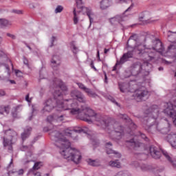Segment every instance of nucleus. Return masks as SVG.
I'll return each mask as SVG.
<instances>
[{
	"instance_id": "f257e3e1",
	"label": "nucleus",
	"mask_w": 176,
	"mask_h": 176,
	"mask_svg": "<svg viewBox=\"0 0 176 176\" xmlns=\"http://www.w3.org/2000/svg\"><path fill=\"white\" fill-rule=\"evenodd\" d=\"M50 135L51 140L55 141L56 146L63 149L62 151H60V153L64 159H66L68 162H74L75 164L80 163V160H82L80 151L71 148V142L64 137L61 132L56 130L50 131Z\"/></svg>"
},
{
	"instance_id": "f03ea898",
	"label": "nucleus",
	"mask_w": 176,
	"mask_h": 176,
	"mask_svg": "<svg viewBox=\"0 0 176 176\" xmlns=\"http://www.w3.org/2000/svg\"><path fill=\"white\" fill-rule=\"evenodd\" d=\"M54 86H56V90L54 92V101L56 102V108L58 111H67V107L69 104V101L72 100V99L69 100H66L65 102L63 101V94L61 93L62 91H67L68 90V88L61 81L60 79H56L55 80L54 82ZM72 102H74V100H72Z\"/></svg>"
},
{
	"instance_id": "7ed1b4c3",
	"label": "nucleus",
	"mask_w": 176,
	"mask_h": 176,
	"mask_svg": "<svg viewBox=\"0 0 176 176\" xmlns=\"http://www.w3.org/2000/svg\"><path fill=\"white\" fill-rule=\"evenodd\" d=\"M147 114L149 116V118L147 120L148 126L147 131L151 134H155V133H157V124H151V120H153L152 123H155V122H156V119L159 118V106L156 104L151 106L148 109Z\"/></svg>"
},
{
	"instance_id": "20e7f679",
	"label": "nucleus",
	"mask_w": 176,
	"mask_h": 176,
	"mask_svg": "<svg viewBox=\"0 0 176 176\" xmlns=\"http://www.w3.org/2000/svg\"><path fill=\"white\" fill-rule=\"evenodd\" d=\"M5 136L3 138V145L10 153L13 152V145L17 141V132L13 129L4 131Z\"/></svg>"
},
{
	"instance_id": "39448f33",
	"label": "nucleus",
	"mask_w": 176,
	"mask_h": 176,
	"mask_svg": "<svg viewBox=\"0 0 176 176\" xmlns=\"http://www.w3.org/2000/svg\"><path fill=\"white\" fill-rule=\"evenodd\" d=\"M68 106L65 109H70V113L72 115H78V113H80L82 111H85V115L89 118H96L97 116V113L94 112V111L89 107H82L81 109L78 108V103L77 102H72V100L69 101Z\"/></svg>"
},
{
	"instance_id": "423d86ee",
	"label": "nucleus",
	"mask_w": 176,
	"mask_h": 176,
	"mask_svg": "<svg viewBox=\"0 0 176 176\" xmlns=\"http://www.w3.org/2000/svg\"><path fill=\"white\" fill-rule=\"evenodd\" d=\"M135 54H136V56H138V57H142V58L146 60V63L155 60V56H153V54H148V49L145 47V45H139L138 47H135Z\"/></svg>"
},
{
	"instance_id": "0eeeda50",
	"label": "nucleus",
	"mask_w": 176,
	"mask_h": 176,
	"mask_svg": "<svg viewBox=\"0 0 176 176\" xmlns=\"http://www.w3.org/2000/svg\"><path fill=\"white\" fill-rule=\"evenodd\" d=\"M146 67H148V62H144L143 64H141L140 62H136L131 66V72L133 76H137V75L141 74L144 68V69L146 71Z\"/></svg>"
},
{
	"instance_id": "6e6552de",
	"label": "nucleus",
	"mask_w": 176,
	"mask_h": 176,
	"mask_svg": "<svg viewBox=\"0 0 176 176\" xmlns=\"http://www.w3.org/2000/svg\"><path fill=\"white\" fill-rule=\"evenodd\" d=\"M148 94L149 92L145 88H140L135 91L133 96L138 102H140V101H144L145 98H148Z\"/></svg>"
},
{
	"instance_id": "1a4fd4ad",
	"label": "nucleus",
	"mask_w": 176,
	"mask_h": 176,
	"mask_svg": "<svg viewBox=\"0 0 176 176\" xmlns=\"http://www.w3.org/2000/svg\"><path fill=\"white\" fill-rule=\"evenodd\" d=\"M171 131V124L167 120H164L163 122L157 124V132L160 134H168Z\"/></svg>"
},
{
	"instance_id": "9d476101",
	"label": "nucleus",
	"mask_w": 176,
	"mask_h": 176,
	"mask_svg": "<svg viewBox=\"0 0 176 176\" xmlns=\"http://www.w3.org/2000/svg\"><path fill=\"white\" fill-rule=\"evenodd\" d=\"M109 129H112V127L113 129H114V130L111 131V134L114 135L113 138H115L116 140H120L124 130L123 126L118 124H115L114 125H112L110 123V126H109Z\"/></svg>"
},
{
	"instance_id": "9b49d317",
	"label": "nucleus",
	"mask_w": 176,
	"mask_h": 176,
	"mask_svg": "<svg viewBox=\"0 0 176 176\" xmlns=\"http://www.w3.org/2000/svg\"><path fill=\"white\" fill-rule=\"evenodd\" d=\"M96 122H98V126H101L103 129L106 127H109L111 126V123L109 121L107 120V118L100 114H97L95 117Z\"/></svg>"
},
{
	"instance_id": "f8f14e48",
	"label": "nucleus",
	"mask_w": 176,
	"mask_h": 176,
	"mask_svg": "<svg viewBox=\"0 0 176 176\" xmlns=\"http://www.w3.org/2000/svg\"><path fill=\"white\" fill-rule=\"evenodd\" d=\"M80 133H86V131H85V129H82V127L78 126L76 127L74 130L66 131L65 134L73 138V140H76L78 134H80Z\"/></svg>"
},
{
	"instance_id": "ddd939ff",
	"label": "nucleus",
	"mask_w": 176,
	"mask_h": 176,
	"mask_svg": "<svg viewBox=\"0 0 176 176\" xmlns=\"http://www.w3.org/2000/svg\"><path fill=\"white\" fill-rule=\"evenodd\" d=\"M71 96L75 100H77L79 102H82L85 104L86 102V97L85 95L78 90H74L72 91Z\"/></svg>"
},
{
	"instance_id": "4468645a",
	"label": "nucleus",
	"mask_w": 176,
	"mask_h": 176,
	"mask_svg": "<svg viewBox=\"0 0 176 176\" xmlns=\"http://www.w3.org/2000/svg\"><path fill=\"white\" fill-rule=\"evenodd\" d=\"M76 2L77 3L78 8H79L80 9H82V10H84L86 12L87 16H88V17L89 19L90 23H93V17H91V16H93L94 14H93V12L91 11V10H90L88 8L80 6L82 3V0H76Z\"/></svg>"
},
{
	"instance_id": "2eb2a0df",
	"label": "nucleus",
	"mask_w": 176,
	"mask_h": 176,
	"mask_svg": "<svg viewBox=\"0 0 176 176\" xmlns=\"http://www.w3.org/2000/svg\"><path fill=\"white\" fill-rule=\"evenodd\" d=\"M77 85L79 89L82 90V91H85L89 97H92L93 98H96V97H97V94H96V92L92 91L91 89L86 87V86H85L82 82H77Z\"/></svg>"
},
{
	"instance_id": "dca6fc26",
	"label": "nucleus",
	"mask_w": 176,
	"mask_h": 176,
	"mask_svg": "<svg viewBox=\"0 0 176 176\" xmlns=\"http://www.w3.org/2000/svg\"><path fill=\"white\" fill-rule=\"evenodd\" d=\"M54 107L56 106L53 100L49 99L45 102L43 111V112H52L54 109Z\"/></svg>"
},
{
	"instance_id": "f3484780",
	"label": "nucleus",
	"mask_w": 176,
	"mask_h": 176,
	"mask_svg": "<svg viewBox=\"0 0 176 176\" xmlns=\"http://www.w3.org/2000/svg\"><path fill=\"white\" fill-rule=\"evenodd\" d=\"M105 146L107 155H115L118 159H120L122 157V155H120L119 152L113 151L112 148H109V146H112V143L111 142L106 143Z\"/></svg>"
},
{
	"instance_id": "a211bd4d",
	"label": "nucleus",
	"mask_w": 176,
	"mask_h": 176,
	"mask_svg": "<svg viewBox=\"0 0 176 176\" xmlns=\"http://www.w3.org/2000/svg\"><path fill=\"white\" fill-rule=\"evenodd\" d=\"M150 154L153 159H160V157L162 156V152H160V150L155 146H151L150 147Z\"/></svg>"
},
{
	"instance_id": "6ab92c4d",
	"label": "nucleus",
	"mask_w": 176,
	"mask_h": 176,
	"mask_svg": "<svg viewBox=\"0 0 176 176\" xmlns=\"http://www.w3.org/2000/svg\"><path fill=\"white\" fill-rule=\"evenodd\" d=\"M166 140L170 144L172 148L176 149V133H170L166 136Z\"/></svg>"
},
{
	"instance_id": "aec40b11",
	"label": "nucleus",
	"mask_w": 176,
	"mask_h": 176,
	"mask_svg": "<svg viewBox=\"0 0 176 176\" xmlns=\"http://www.w3.org/2000/svg\"><path fill=\"white\" fill-rule=\"evenodd\" d=\"M134 53H135V48H134L132 51H129L126 53L124 54L120 58V60H121V63H122V64H124V63L129 61V58H133Z\"/></svg>"
},
{
	"instance_id": "412c9836",
	"label": "nucleus",
	"mask_w": 176,
	"mask_h": 176,
	"mask_svg": "<svg viewBox=\"0 0 176 176\" xmlns=\"http://www.w3.org/2000/svg\"><path fill=\"white\" fill-rule=\"evenodd\" d=\"M126 145L132 149H137V148H140V146H141V142L135 141L134 139H131L130 140L126 141Z\"/></svg>"
},
{
	"instance_id": "4be33fe9",
	"label": "nucleus",
	"mask_w": 176,
	"mask_h": 176,
	"mask_svg": "<svg viewBox=\"0 0 176 176\" xmlns=\"http://www.w3.org/2000/svg\"><path fill=\"white\" fill-rule=\"evenodd\" d=\"M152 48L153 50L158 52V53H163V52H164V47L163 46V43L159 39L156 40L155 43H153Z\"/></svg>"
},
{
	"instance_id": "5701e85b",
	"label": "nucleus",
	"mask_w": 176,
	"mask_h": 176,
	"mask_svg": "<svg viewBox=\"0 0 176 176\" xmlns=\"http://www.w3.org/2000/svg\"><path fill=\"white\" fill-rule=\"evenodd\" d=\"M119 118L121 119H124V120H126L127 123L129 124V127H131L132 130H135L137 129V125L133 122V120L129 118V116L126 114H120Z\"/></svg>"
},
{
	"instance_id": "b1692460",
	"label": "nucleus",
	"mask_w": 176,
	"mask_h": 176,
	"mask_svg": "<svg viewBox=\"0 0 176 176\" xmlns=\"http://www.w3.org/2000/svg\"><path fill=\"white\" fill-rule=\"evenodd\" d=\"M32 128L31 126H26L24 131L21 133V137L23 141H25L26 138H28L31 135Z\"/></svg>"
},
{
	"instance_id": "393cba45",
	"label": "nucleus",
	"mask_w": 176,
	"mask_h": 176,
	"mask_svg": "<svg viewBox=\"0 0 176 176\" xmlns=\"http://www.w3.org/2000/svg\"><path fill=\"white\" fill-rule=\"evenodd\" d=\"M148 19H149V12L148 11L142 12L139 14V21H144L145 24H148Z\"/></svg>"
},
{
	"instance_id": "a878e982",
	"label": "nucleus",
	"mask_w": 176,
	"mask_h": 176,
	"mask_svg": "<svg viewBox=\"0 0 176 176\" xmlns=\"http://www.w3.org/2000/svg\"><path fill=\"white\" fill-rule=\"evenodd\" d=\"M51 64L54 69H56V67H60L61 61L60 60V58H58V56H54L51 60Z\"/></svg>"
},
{
	"instance_id": "bb28decb",
	"label": "nucleus",
	"mask_w": 176,
	"mask_h": 176,
	"mask_svg": "<svg viewBox=\"0 0 176 176\" xmlns=\"http://www.w3.org/2000/svg\"><path fill=\"white\" fill-rule=\"evenodd\" d=\"M145 41H147V44L151 45V43H155L157 38L155 37V35L151 34V32H147V36H146Z\"/></svg>"
},
{
	"instance_id": "cd10ccee",
	"label": "nucleus",
	"mask_w": 176,
	"mask_h": 176,
	"mask_svg": "<svg viewBox=\"0 0 176 176\" xmlns=\"http://www.w3.org/2000/svg\"><path fill=\"white\" fill-rule=\"evenodd\" d=\"M109 166L110 167H115L116 168H122V164L120 162H119V160H116L114 161H110L109 162Z\"/></svg>"
},
{
	"instance_id": "c85d7f7f",
	"label": "nucleus",
	"mask_w": 176,
	"mask_h": 176,
	"mask_svg": "<svg viewBox=\"0 0 176 176\" xmlns=\"http://www.w3.org/2000/svg\"><path fill=\"white\" fill-rule=\"evenodd\" d=\"M87 163L92 167H98L100 166V161L98 160L87 159Z\"/></svg>"
},
{
	"instance_id": "c756f323",
	"label": "nucleus",
	"mask_w": 176,
	"mask_h": 176,
	"mask_svg": "<svg viewBox=\"0 0 176 176\" xmlns=\"http://www.w3.org/2000/svg\"><path fill=\"white\" fill-rule=\"evenodd\" d=\"M9 25H12V22L6 20L5 19H0V27L1 28H5L6 27H9Z\"/></svg>"
},
{
	"instance_id": "7c9ffc66",
	"label": "nucleus",
	"mask_w": 176,
	"mask_h": 176,
	"mask_svg": "<svg viewBox=\"0 0 176 176\" xmlns=\"http://www.w3.org/2000/svg\"><path fill=\"white\" fill-rule=\"evenodd\" d=\"M108 8H109V0H102L100 2V9L105 10V9H108Z\"/></svg>"
},
{
	"instance_id": "2f4dec72",
	"label": "nucleus",
	"mask_w": 176,
	"mask_h": 176,
	"mask_svg": "<svg viewBox=\"0 0 176 176\" xmlns=\"http://www.w3.org/2000/svg\"><path fill=\"white\" fill-rule=\"evenodd\" d=\"M73 14H74V18H73L74 24L76 25L79 22V12H76V9L74 8Z\"/></svg>"
},
{
	"instance_id": "473e14b6",
	"label": "nucleus",
	"mask_w": 176,
	"mask_h": 176,
	"mask_svg": "<svg viewBox=\"0 0 176 176\" xmlns=\"http://www.w3.org/2000/svg\"><path fill=\"white\" fill-rule=\"evenodd\" d=\"M162 153L164 156L168 160V162H171L173 167H176V160H171V157L166 151H163Z\"/></svg>"
},
{
	"instance_id": "72a5a7b5",
	"label": "nucleus",
	"mask_w": 176,
	"mask_h": 176,
	"mask_svg": "<svg viewBox=\"0 0 176 176\" xmlns=\"http://www.w3.org/2000/svg\"><path fill=\"white\" fill-rule=\"evenodd\" d=\"M24 174V169H19L18 171H9L8 175L13 176V175H23Z\"/></svg>"
},
{
	"instance_id": "f704fd0d",
	"label": "nucleus",
	"mask_w": 176,
	"mask_h": 176,
	"mask_svg": "<svg viewBox=\"0 0 176 176\" xmlns=\"http://www.w3.org/2000/svg\"><path fill=\"white\" fill-rule=\"evenodd\" d=\"M129 87V84H119V88L121 93H126L129 91V89L127 88Z\"/></svg>"
},
{
	"instance_id": "c9c22d12",
	"label": "nucleus",
	"mask_w": 176,
	"mask_h": 176,
	"mask_svg": "<svg viewBox=\"0 0 176 176\" xmlns=\"http://www.w3.org/2000/svg\"><path fill=\"white\" fill-rule=\"evenodd\" d=\"M41 167H42V162H36L32 168L30 170L29 173H33L35 170H39Z\"/></svg>"
},
{
	"instance_id": "e433bc0d",
	"label": "nucleus",
	"mask_w": 176,
	"mask_h": 176,
	"mask_svg": "<svg viewBox=\"0 0 176 176\" xmlns=\"http://www.w3.org/2000/svg\"><path fill=\"white\" fill-rule=\"evenodd\" d=\"M21 105H18L14 108V111L12 112L13 118H17V113L21 111Z\"/></svg>"
},
{
	"instance_id": "4c0bfd02",
	"label": "nucleus",
	"mask_w": 176,
	"mask_h": 176,
	"mask_svg": "<svg viewBox=\"0 0 176 176\" xmlns=\"http://www.w3.org/2000/svg\"><path fill=\"white\" fill-rule=\"evenodd\" d=\"M168 50H175V53L173 54V58L176 59V43H173V44H170L168 47Z\"/></svg>"
},
{
	"instance_id": "58836bf2",
	"label": "nucleus",
	"mask_w": 176,
	"mask_h": 176,
	"mask_svg": "<svg viewBox=\"0 0 176 176\" xmlns=\"http://www.w3.org/2000/svg\"><path fill=\"white\" fill-rule=\"evenodd\" d=\"M140 167L142 171H148V170H149V166L146 164H142L140 166Z\"/></svg>"
},
{
	"instance_id": "ea45409f",
	"label": "nucleus",
	"mask_w": 176,
	"mask_h": 176,
	"mask_svg": "<svg viewBox=\"0 0 176 176\" xmlns=\"http://www.w3.org/2000/svg\"><path fill=\"white\" fill-rule=\"evenodd\" d=\"M64 10V8L62 6H58L55 9V13H61Z\"/></svg>"
},
{
	"instance_id": "a19ab883",
	"label": "nucleus",
	"mask_w": 176,
	"mask_h": 176,
	"mask_svg": "<svg viewBox=\"0 0 176 176\" xmlns=\"http://www.w3.org/2000/svg\"><path fill=\"white\" fill-rule=\"evenodd\" d=\"M6 112V113H9V107H4L3 109L2 107H0V115L3 114V111Z\"/></svg>"
},
{
	"instance_id": "79ce46f5",
	"label": "nucleus",
	"mask_w": 176,
	"mask_h": 176,
	"mask_svg": "<svg viewBox=\"0 0 176 176\" xmlns=\"http://www.w3.org/2000/svg\"><path fill=\"white\" fill-rule=\"evenodd\" d=\"M122 64H123V63H122L120 60H117L116 65L113 67V71H116V69H118V65H120Z\"/></svg>"
},
{
	"instance_id": "37998d69",
	"label": "nucleus",
	"mask_w": 176,
	"mask_h": 176,
	"mask_svg": "<svg viewBox=\"0 0 176 176\" xmlns=\"http://www.w3.org/2000/svg\"><path fill=\"white\" fill-rule=\"evenodd\" d=\"M140 137L144 140V141H146V142H148V141H149V139L148 138V137H146V135L141 132H140Z\"/></svg>"
},
{
	"instance_id": "c03bdc74",
	"label": "nucleus",
	"mask_w": 176,
	"mask_h": 176,
	"mask_svg": "<svg viewBox=\"0 0 176 176\" xmlns=\"http://www.w3.org/2000/svg\"><path fill=\"white\" fill-rule=\"evenodd\" d=\"M12 13H15V14H23V10H12Z\"/></svg>"
},
{
	"instance_id": "a18cd8bd",
	"label": "nucleus",
	"mask_w": 176,
	"mask_h": 176,
	"mask_svg": "<svg viewBox=\"0 0 176 176\" xmlns=\"http://www.w3.org/2000/svg\"><path fill=\"white\" fill-rule=\"evenodd\" d=\"M110 23H111V24H113V25L118 24V21L116 20V16L110 19Z\"/></svg>"
},
{
	"instance_id": "49530a36",
	"label": "nucleus",
	"mask_w": 176,
	"mask_h": 176,
	"mask_svg": "<svg viewBox=\"0 0 176 176\" xmlns=\"http://www.w3.org/2000/svg\"><path fill=\"white\" fill-rule=\"evenodd\" d=\"M117 23H122V21H123V17H122V16L120 15H117L116 16Z\"/></svg>"
},
{
	"instance_id": "de8ad7c7",
	"label": "nucleus",
	"mask_w": 176,
	"mask_h": 176,
	"mask_svg": "<svg viewBox=\"0 0 176 176\" xmlns=\"http://www.w3.org/2000/svg\"><path fill=\"white\" fill-rule=\"evenodd\" d=\"M47 120L49 122V123H52L54 120V116H50L47 118Z\"/></svg>"
},
{
	"instance_id": "09e8293b",
	"label": "nucleus",
	"mask_w": 176,
	"mask_h": 176,
	"mask_svg": "<svg viewBox=\"0 0 176 176\" xmlns=\"http://www.w3.org/2000/svg\"><path fill=\"white\" fill-rule=\"evenodd\" d=\"M72 52L74 54H77V53H78V47H76V46H75V45H72Z\"/></svg>"
},
{
	"instance_id": "8fccbe9b",
	"label": "nucleus",
	"mask_w": 176,
	"mask_h": 176,
	"mask_svg": "<svg viewBox=\"0 0 176 176\" xmlns=\"http://www.w3.org/2000/svg\"><path fill=\"white\" fill-rule=\"evenodd\" d=\"M118 3H127V2H131V0H117Z\"/></svg>"
},
{
	"instance_id": "3c124183",
	"label": "nucleus",
	"mask_w": 176,
	"mask_h": 176,
	"mask_svg": "<svg viewBox=\"0 0 176 176\" xmlns=\"http://www.w3.org/2000/svg\"><path fill=\"white\" fill-rule=\"evenodd\" d=\"M29 148L28 146H22L20 149L21 151H28Z\"/></svg>"
},
{
	"instance_id": "603ef678",
	"label": "nucleus",
	"mask_w": 176,
	"mask_h": 176,
	"mask_svg": "<svg viewBox=\"0 0 176 176\" xmlns=\"http://www.w3.org/2000/svg\"><path fill=\"white\" fill-rule=\"evenodd\" d=\"M7 36H9V38H12V39H16V36L10 33H7Z\"/></svg>"
},
{
	"instance_id": "864d4df0",
	"label": "nucleus",
	"mask_w": 176,
	"mask_h": 176,
	"mask_svg": "<svg viewBox=\"0 0 176 176\" xmlns=\"http://www.w3.org/2000/svg\"><path fill=\"white\" fill-rule=\"evenodd\" d=\"M103 74L104 75V83H108V77L107 76V72H103Z\"/></svg>"
},
{
	"instance_id": "5fc2aeb1",
	"label": "nucleus",
	"mask_w": 176,
	"mask_h": 176,
	"mask_svg": "<svg viewBox=\"0 0 176 176\" xmlns=\"http://www.w3.org/2000/svg\"><path fill=\"white\" fill-rule=\"evenodd\" d=\"M25 100L28 102H31V99H30V94H28L25 96Z\"/></svg>"
},
{
	"instance_id": "6e6d98bb",
	"label": "nucleus",
	"mask_w": 176,
	"mask_h": 176,
	"mask_svg": "<svg viewBox=\"0 0 176 176\" xmlns=\"http://www.w3.org/2000/svg\"><path fill=\"white\" fill-rule=\"evenodd\" d=\"M23 63L25 64V65H28V59H27L25 56H23Z\"/></svg>"
},
{
	"instance_id": "4d7b16f0",
	"label": "nucleus",
	"mask_w": 176,
	"mask_h": 176,
	"mask_svg": "<svg viewBox=\"0 0 176 176\" xmlns=\"http://www.w3.org/2000/svg\"><path fill=\"white\" fill-rule=\"evenodd\" d=\"M90 65H91V67L93 69H94V71H98L97 69L96 68V67H94V62L91 61Z\"/></svg>"
},
{
	"instance_id": "13d9d810",
	"label": "nucleus",
	"mask_w": 176,
	"mask_h": 176,
	"mask_svg": "<svg viewBox=\"0 0 176 176\" xmlns=\"http://www.w3.org/2000/svg\"><path fill=\"white\" fill-rule=\"evenodd\" d=\"M134 36H135V35H132L130 36L129 39L128 40V42H127V46L128 47H130V45H129V43L130 42V40L131 39H134Z\"/></svg>"
},
{
	"instance_id": "bf43d9fd",
	"label": "nucleus",
	"mask_w": 176,
	"mask_h": 176,
	"mask_svg": "<svg viewBox=\"0 0 176 176\" xmlns=\"http://www.w3.org/2000/svg\"><path fill=\"white\" fill-rule=\"evenodd\" d=\"M12 166H13V159H11V161H10V164H8V166H7V168H10L12 167Z\"/></svg>"
},
{
	"instance_id": "052dcab7",
	"label": "nucleus",
	"mask_w": 176,
	"mask_h": 176,
	"mask_svg": "<svg viewBox=\"0 0 176 176\" xmlns=\"http://www.w3.org/2000/svg\"><path fill=\"white\" fill-rule=\"evenodd\" d=\"M133 6H134V4H131L130 7H129L125 12H130V10H131V9H133Z\"/></svg>"
},
{
	"instance_id": "680f3d73",
	"label": "nucleus",
	"mask_w": 176,
	"mask_h": 176,
	"mask_svg": "<svg viewBox=\"0 0 176 176\" xmlns=\"http://www.w3.org/2000/svg\"><path fill=\"white\" fill-rule=\"evenodd\" d=\"M54 41H56V37L52 36V42H51L50 47H52V46H53V45L54 43Z\"/></svg>"
},
{
	"instance_id": "e2e57ef3",
	"label": "nucleus",
	"mask_w": 176,
	"mask_h": 176,
	"mask_svg": "<svg viewBox=\"0 0 176 176\" xmlns=\"http://www.w3.org/2000/svg\"><path fill=\"white\" fill-rule=\"evenodd\" d=\"M6 94V93L5 92V91L3 90H0V96H3Z\"/></svg>"
},
{
	"instance_id": "0e129e2a",
	"label": "nucleus",
	"mask_w": 176,
	"mask_h": 176,
	"mask_svg": "<svg viewBox=\"0 0 176 176\" xmlns=\"http://www.w3.org/2000/svg\"><path fill=\"white\" fill-rule=\"evenodd\" d=\"M173 32H171V31H169L168 32V38H170V36H173Z\"/></svg>"
},
{
	"instance_id": "69168bd1",
	"label": "nucleus",
	"mask_w": 176,
	"mask_h": 176,
	"mask_svg": "<svg viewBox=\"0 0 176 176\" xmlns=\"http://www.w3.org/2000/svg\"><path fill=\"white\" fill-rule=\"evenodd\" d=\"M111 101H112V102H114V104H117L118 107H119V103H118V102H116V100H115V99H112Z\"/></svg>"
},
{
	"instance_id": "338daca9",
	"label": "nucleus",
	"mask_w": 176,
	"mask_h": 176,
	"mask_svg": "<svg viewBox=\"0 0 176 176\" xmlns=\"http://www.w3.org/2000/svg\"><path fill=\"white\" fill-rule=\"evenodd\" d=\"M108 52H109V49L105 48L104 51V54H107V53H108Z\"/></svg>"
},
{
	"instance_id": "774afa93",
	"label": "nucleus",
	"mask_w": 176,
	"mask_h": 176,
	"mask_svg": "<svg viewBox=\"0 0 176 176\" xmlns=\"http://www.w3.org/2000/svg\"><path fill=\"white\" fill-rule=\"evenodd\" d=\"M34 176H41V173L37 172V173H34Z\"/></svg>"
}]
</instances>
